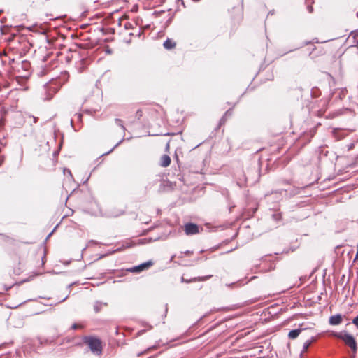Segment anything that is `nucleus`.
I'll use <instances>...</instances> for the list:
<instances>
[{
	"mask_svg": "<svg viewBox=\"0 0 358 358\" xmlns=\"http://www.w3.org/2000/svg\"><path fill=\"white\" fill-rule=\"evenodd\" d=\"M331 335L338 339L342 340L346 345L350 348L354 353L357 352V342L352 335L350 334L345 331L341 332H332Z\"/></svg>",
	"mask_w": 358,
	"mask_h": 358,
	"instance_id": "1",
	"label": "nucleus"
},
{
	"mask_svg": "<svg viewBox=\"0 0 358 358\" xmlns=\"http://www.w3.org/2000/svg\"><path fill=\"white\" fill-rule=\"evenodd\" d=\"M60 83L58 80H51L43 85L44 100H50L54 94L59 90Z\"/></svg>",
	"mask_w": 358,
	"mask_h": 358,
	"instance_id": "2",
	"label": "nucleus"
},
{
	"mask_svg": "<svg viewBox=\"0 0 358 358\" xmlns=\"http://www.w3.org/2000/svg\"><path fill=\"white\" fill-rule=\"evenodd\" d=\"M85 343L87 344L91 351L96 354L100 355L102 352L101 342L99 338L94 337H86L85 338Z\"/></svg>",
	"mask_w": 358,
	"mask_h": 358,
	"instance_id": "3",
	"label": "nucleus"
},
{
	"mask_svg": "<svg viewBox=\"0 0 358 358\" xmlns=\"http://www.w3.org/2000/svg\"><path fill=\"white\" fill-rule=\"evenodd\" d=\"M201 230L202 227L194 223L188 222L184 225V231L185 234L187 236L199 234Z\"/></svg>",
	"mask_w": 358,
	"mask_h": 358,
	"instance_id": "4",
	"label": "nucleus"
},
{
	"mask_svg": "<svg viewBox=\"0 0 358 358\" xmlns=\"http://www.w3.org/2000/svg\"><path fill=\"white\" fill-rule=\"evenodd\" d=\"M152 265V262L151 261H148L146 262H144L138 266H133L128 269L129 271L132 273H139L142 271H143L145 268H149Z\"/></svg>",
	"mask_w": 358,
	"mask_h": 358,
	"instance_id": "5",
	"label": "nucleus"
},
{
	"mask_svg": "<svg viewBox=\"0 0 358 358\" xmlns=\"http://www.w3.org/2000/svg\"><path fill=\"white\" fill-rule=\"evenodd\" d=\"M343 321V315L341 314H336L334 315H331L329 318V323L331 325H338L340 324Z\"/></svg>",
	"mask_w": 358,
	"mask_h": 358,
	"instance_id": "6",
	"label": "nucleus"
},
{
	"mask_svg": "<svg viewBox=\"0 0 358 358\" xmlns=\"http://www.w3.org/2000/svg\"><path fill=\"white\" fill-rule=\"evenodd\" d=\"M171 164V158L167 155H164L161 158L160 165L162 167H167Z\"/></svg>",
	"mask_w": 358,
	"mask_h": 358,
	"instance_id": "7",
	"label": "nucleus"
},
{
	"mask_svg": "<svg viewBox=\"0 0 358 358\" xmlns=\"http://www.w3.org/2000/svg\"><path fill=\"white\" fill-rule=\"evenodd\" d=\"M6 114V110L4 108L0 107V130L4 126V119Z\"/></svg>",
	"mask_w": 358,
	"mask_h": 358,
	"instance_id": "8",
	"label": "nucleus"
},
{
	"mask_svg": "<svg viewBox=\"0 0 358 358\" xmlns=\"http://www.w3.org/2000/svg\"><path fill=\"white\" fill-rule=\"evenodd\" d=\"M163 45H164V48H166L167 50H171L176 46V43L173 40H171L170 38H167L164 42Z\"/></svg>",
	"mask_w": 358,
	"mask_h": 358,
	"instance_id": "9",
	"label": "nucleus"
},
{
	"mask_svg": "<svg viewBox=\"0 0 358 358\" xmlns=\"http://www.w3.org/2000/svg\"><path fill=\"white\" fill-rule=\"evenodd\" d=\"M301 331V329H293L289 332L288 337L290 339H295L296 338L298 337Z\"/></svg>",
	"mask_w": 358,
	"mask_h": 358,
	"instance_id": "10",
	"label": "nucleus"
},
{
	"mask_svg": "<svg viewBox=\"0 0 358 358\" xmlns=\"http://www.w3.org/2000/svg\"><path fill=\"white\" fill-rule=\"evenodd\" d=\"M107 306L106 303H103L101 301H96L94 304V310L95 313H99L103 306Z\"/></svg>",
	"mask_w": 358,
	"mask_h": 358,
	"instance_id": "11",
	"label": "nucleus"
},
{
	"mask_svg": "<svg viewBox=\"0 0 358 358\" xmlns=\"http://www.w3.org/2000/svg\"><path fill=\"white\" fill-rule=\"evenodd\" d=\"M313 341V338L306 341L303 345V351H306Z\"/></svg>",
	"mask_w": 358,
	"mask_h": 358,
	"instance_id": "12",
	"label": "nucleus"
},
{
	"mask_svg": "<svg viewBox=\"0 0 358 358\" xmlns=\"http://www.w3.org/2000/svg\"><path fill=\"white\" fill-rule=\"evenodd\" d=\"M115 123L117 124V125H118L119 127H120L122 128V129L123 131H124V130H125V127H124V126L123 125V124H122V121L120 119L117 118V119H115Z\"/></svg>",
	"mask_w": 358,
	"mask_h": 358,
	"instance_id": "13",
	"label": "nucleus"
},
{
	"mask_svg": "<svg viewBox=\"0 0 358 358\" xmlns=\"http://www.w3.org/2000/svg\"><path fill=\"white\" fill-rule=\"evenodd\" d=\"M193 254V252L191 250H186L185 252H180V255L178 257H182V255L186 256H191Z\"/></svg>",
	"mask_w": 358,
	"mask_h": 358,
	"instance_id": "14",
	"label": "nucleus"
},
{
	"mask_svg": "<svg viewBox=\"0 0 358 358\" xmlns=\"http://www.w3.org/2000/svg\"><path fill=\"white\" fill-rule=\"evenodd\" d=\"M134 245V244L131 241H127L123 245L122 247L124 248H129Z\"/></svg>",
	"mask_w": 358,
	"mask_h": 358,
	"instance_id": "15",
	"label": "nucleus"
},
{
	"mask_svg": "<svg viewBox=\"0 0 358 358\" xmlns=\"http://www.w3.org/2000/svg\"><path fill=\"white\" fill-rule=\"evenodd\" d=\"M143 116V111L139 109L136 111V117L138 119V120H140V118Z\"/></svg>",
	"mask_w": 358,
	"mask_h": 358,
	"instance_id": "16",
	"label": "nucleus"
},
{
	"mask_svg": "<svg viewBox=\"0 0 358 358\" xmlns=\"http://www.w3.org/2000/svg\"><path fill=\"white\" fill-rule=\"evenodd\" d=\"M196 278H194V279H191V280H185L183 278H182V282H193V281H196Z\"/></svg>",
	"mask_w": 358,
	"mask_h": 358,
	"instance_id": "17",
	"label": "nucleus"
},
{
	"mask_svg": "<svg viewBox=\"0 0 358 358\" xmlns=\"http://www.w3.org/2000/svg\"><path fill=\"white\" fill-rule=\"evenodd\" d=\"M352 323L358 327V315L352 320Z\"/></svg>",
	"mask_w": 358,
	"mask_h": 358,
	"instance_id": "18",
	"label": "nucleus"
},
{
	"mask_svg": "<svg viewBox=\"0 0 358 358\" xmlns=\"http://www.w3.org/2000/svg\"><path fill=\"white\" fill-rule=\"evenodd\" d=\"M211 277V275H208V276H205V277H202V278H199L198 279V280L201 281V280H206L208 278H210Z\"/></svg>",
	"mask_w": 358,
	"mask_h": 358,
	"instance_id": "19",
	"label": "nucleus"
},
{
	"mask_svg": "<svg viewBox=\"0 0 358 358\" xmlns=\"http://www.w3.org/2000/svg\"><path fill=\"white\" fill-rule=\"evenodd\" d=\"M273 218L276 220H280V214H274L273 215Z\"/></svg>",
	"mask_w": 358,
	"mask_h": 358,
	"instance_id": "20",
	"label": "nucleus"
},
{
	"mask_svg": "<svg viewBox=\"0 0 358 358\" xmlns=\"http://www.w3.org/2000/svg\"><path fill=\"white\" fill-rule=\"evenodd\" d=\"M22 66H24V68H27L28 66H29V63L27 62H26V61H23L22 62Z\"/></svg>",
	"mask_w": 358,
	"mask_h": 358,
	"instance_id": "21",
	"label": "nucleus"
},
{
	"mask_svg": "<svg viewBox=\"0 0 358 358\" xmlns=\"http://www.w3.org/2000/svg\"><path fill=\"white\" fill-rule=\"evenodd\" d=\"M64 174H69V175L71 176V171L69 169H64Z\"/></svg>",
	"mask_w": 358,
	"mask_h": 358,
	"instance_id": "22",
	"label": "nucleus"
},
{
	"mask_svg": "<svg viewBox=\"0 0 358 358\" xmlns=\"http://www.w3.org/2000/svg\"><path fill=\"white\" fill-rule=\"evenodd\" d=\"M118 145V143L116 144L110 151H108V152L105 153V154H103V155H107V154H109L111 152H113V150H114V148H115Z\"/></svg>",
	"mask_w": 358,
	"mask_h": 358,
	"instance_id": "23",
	"label": "nucleus"
},
{
	"mask_svg": "<svg viewBox=\"0 0 358 358\" xmlns=\"http://www.w3.org/2000/svg\"><path fill=\"white\" fill-rule=\"evenodd\" d=\"M79 327H80V325L77 324H73L71 327V328L73 329H76L77 328H78Z\"/></svg>",
	"mask_w": 358,
	"mask_h": 358,
	"instance_id": "24",
	"label": "nucleus"
},
{
	"mask_svg": "<svg viewBox=\"0 0 358 358\" xmlns=\"http://www.w3.org/2000/svg\"><path fill=\"white\" fill-rule=\"evenodd\" d=\"M3 161H4V157L3 156H0V166H1Z\"/></svg>",
	"mask_w": 358,
	"mask_h": 358,
	"instance_id": "25",
	"label": "nucleus"
},
{
	"mask_svg": "<svg viewBox=\"0 0 358 358\" xmlns=\"http://www.w3.org/2000/svg\"><path fill=\"white\" fill-rule=\"evenodd\" d=\"M307 8H308L309 13L313 12V7L311 6H308Z\"/></svg>",
	"mask_w": 358,
	"mask_h": 358,
	"instance_id": "26",
	"label": "nucleus"
},
{
	"mask_svg": "<svg viewBox=\"0 0 358 358\" xmlns=\"http://www.w3.org/2000/svg\"><path fill=\"white\" fill-rule=\"evenodd\" d=\"M357 259H358V243H357V250L355 258L354 261H356Z\"/></svg>",
	"mask_w": 358,
	"mask_h": 358,
	"instance_id": "27",
	"label": "nucleus"
},
{
	"mask_svg": "<svg viewBox=\"0 0 358 358\" xmlns=\"http://www.w3.org/2000/svg\"><path fill=\"white\" fill-rule=\"evenodd\" d=\"M3 13V10H0V15Z\"/></svg>",
	"mask_w": 358,
	"mask_h": 358,
	"instance_id": "28",
	"label": "nucleus"
},
{
	"mask_svg": "<svg viewBox=\"0 0 358 358\" xmlns=\"http://www.w3.org/2000/svg\"><path fill=\"white\" fill-rule=\"evenodd\" d=\"M194 1H199V0H193Z\"/></svg>",
	"mask_w": 358,
	"mask_h": 358,
	"instance_id": "29",
	"label": "nucleus"
}]
</instances>
